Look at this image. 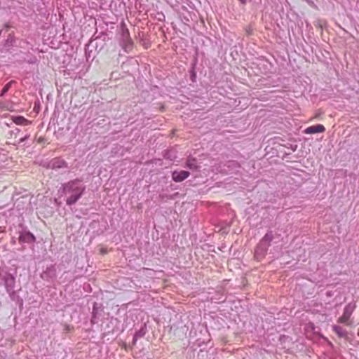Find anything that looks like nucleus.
Masks as SVG:
<instances>
[{"label":"nucleus","mask_w":359,"mask_h":359,"mask_svg":"<svg viewBox=\"0 0 359 359\" xmlns=\"http://www.w3.org/2000/svg\"><path fill=\"white\" fill-rule=\"evenodd\" d=\"M62 192L67 196L66 204L74 205L83 196L86 191V186L83 179H74L62 184Z\"/></svg>","instance_id":"f257e3e1"},{"label":"nucleus","mask_w":359,"mask_h":359,"mask_svg":"<svg viewBox=\"0 0 359 359\" xmlns=\"http://www.w3.org/2000/svg\"><path fill=\"white\" fill-rule=\"evenodd\" d=\"M274 236L273 231H268L259 241L255 250L254 257L256 260L261 261L265 257L271 243L274 239Z\"/></svg>","instance_id":"f03ea898"},{"label":"nucleus","mask_w":359,"mask_h":359,"mask_svg":"<svg viewBox=\"0 0 359 359\" xmlns=\"http://www.w3.org/2000/svg\"><path fill=\"white\" fill-rule=\"evenodd\" d=\"M1 280L4 283L6 292L9 294L10 297L13 298V296L15 294V292L14 290L15 285V278L13 274L8 272H5L4 276H2Z\"/></svg>","instance_id":"7ed1b4c3"},{"label":"nucleus","mask_w":359,"mask_h":359,"mask_svg":"<svg viewBox=\"0 0 359 359\" xmlns=\"http://www.w3.org/2000/svg\"><path fill=\"white\" fill-rule=\"evenodd\" d=\"M356 307L355 302L348 303L344 309L343 315L337 320L339 323L347 324L350 317Z\"/></svg>","instance_id":"20e7f679"},{"label":"nucleus","mask_w":359,"mask_h":359,"mask_svg":"<svg viewBox=\"0 0 359 359\" xmlns=\"http://www.w3.org/2000/svg\"><path fill=\"white\" fill-rule=\"evenodd\" d=\"M44 166L49 169L57 170L68 167L67 163L62 158L57 157L54 158L48 161Z\"/></svg>","instance_id":"39448f33"},{"label":"nucleus","mask_w":359,"mask_h":359,"mask_svg":"<svg viewBox=\"0 0 359 359\" xmlns=\"http://www.w3.org/2000/svg\"><path fill=\"white\" fill-rule=\"evenodd\" d=\"M18 241L20 243H34L36 242L35 236L29 231L20 232Z\"/></svg>","instance_id":"423d86ee"},{"label":"nucleus","mask_w":359,"mask_h":359,"mask_svg":"<svg viewBox=\"0 0 359 359\" xmlns=\"http://www.w3.org/2000/svg\"><path fill=\"white\" fill-rule=\"evenodd\" d=\"M15 36L13 32L8 34L7 36L6 39L4 41L2 48H1V52H8L11 49V48L13 46V44L15 42Z\"/></svg>","instance_id":"0eeeda50"},{"label":"nucleus","mask_w":359,"mask_h":359,"mask_svg":"<svg viewBox=\"0 0 359 359\" xmlns=\"http://www.w3.org/2000/svg\"><path fill=\"white\" fill-rule=\"evenodd\" d=\"M43 280L46 281H52L56 277V269L53 265L47 267L46 269L41 274Z\"/></svg>","instance_id":"6e6552de"},{"label":"nucleus","mask_w":359,"mask_h":359,"mask_svg":"<svg viewBox=\"0 0 359 359\" xmlns=\"http://www.w3.org/2000/svg\"><path fill=\"white\" fill-rule=\"evenodd\" d=\"M190 175V172L187 170H174L172 172V179L175 182H181L186 180Z\"/></svg>","instance_id":"1a4fd4ad"},{"label":"nucleus","mask_w":359,"mask_h":359,"mask_svg":"<svg viewBox=\"0 0 359 359\" xmlns=\"http://www.w3.org/2000/svg\"><path fill=\"white\" fill-rule=\"evenodd\" d=\"M325 131V128L323 125L321 124H317L315 126H311L308 128H306L304 130V133L306 134H315V133H324Z\"/></svg>","instance_id":"9d476101"},{"label":"nucleus","mask_w":359,"mask_h":359,"mask_svg":"<svg viewBox=\"0 0 359 359\" xmlns=\"http://www.w3.org/2000/svg\"><path fill=\"white\" fill-rule=\"evenodd\" d=\"M121 35H122L123 41L125 43L124 48H126L128 47L131 48L132 45H133V41L130 37V33H129L128 29L127 28H123L122 30Z\"/></svg>","instance_id":"9b49d317"},{"label":"nucleus","mask_w":359,"mask_h":359,"mask_svg":"<svg viewBox=\"0 0 359 359\" xmlns=\"http://www.w3.org/2000/svg\"><path fill=\"white\" fill-rule=\"evenodd\" d=\"M333 331L341 338H346L348 335L347 331L342 327L339 325H334L332 327Z\"/></svg>","instance_id":"f8f14e48"},{"label":"nucleus","mask_w":359,"mask_h":359,"mask_svg":"<svg viewBox=\"0 0 359 359\" xmlns=\"http://www.w3.org/2000/svg\"><path fill=\"white\" fill-rule=\"evenodd\" d=\"M146 334V326H142L139 330L136 331L133 339V344H135L137 339L143 337Z\"/></svg>","instance_id":"ddd939ff"},{"label":"nucleus","mask_w":359,"mask_h":359,"mask_svg":"<svg viewBox=\"0 0 359 359\" xmlns=\"http://www.w3.org/2000/svg\"><path fill=\"white\" fill-rule=\"evenodd\" d=\"M13 121L17 125L27 126L31 123L29 120L26 119L22 116H17L13 117Z\"/></svg>","instance_id":"4468645a"},{"label":"nucleus","mask_w":359,"mask_h":359,"mask_svg":"<svg viewBox=\"0 0 359 359\" xmlns=\"http://www.w3.org/2000/svg\"><path fill=\"white\" fill-rule=\"evenodd\" d=\"M186 165L187 168H189L191 170H197L198 165H197V161L195 158H188L186 161Z\"/></svg>","instance_id":"2eb2a0df"},{"label":"nucleus","mask_w":359,"mask_h":359,"mask_svg":"<svg viewBox=\"0 0 359 359\" xmlns=\"http://www.w3.org/2000/svg\"><path fill=\"white\" fill-rule=\"evenodd\" d=\"M97 303H94L93 308V312H92V317L90 319V323L92 324H96L98 321V309L97 308Z\"/></svg>","instance_id":"dca6fc26"},{"label":"nucleus","mask_w":359,"mask_h":359,"mask_svg":"<svg viewBox=\"0 0 359 359\" xmlns=\"http://www.w3.org/2000/svg\"><path fill=\"white\" fill-rule=\"evenodd\" d=\"M15 81L12 80L11 81H9L8 83H6L4 88H2L1 91V93H0V96L1 97H4V95L9 90V89L11 88V86L13 83H15Z\"/></svg>","instance_id":"f3484780"},{"label":"nucleus","mask_w":359,"mask_h":359,"mask_svg":"<svg viewBox=\"0 0 359 359\" xmlns=\"http://www.w3.org/2000/svg\"><path fill=\"white\" fill-rule=\"evenodd\" d=\"M195 66H196V64H193L192 65V67H191V69H190L189 72H190V79L192 82H196V72L195 71Z\"/></svg>","instance_id":"a211bd4d"},{"label":"nucleus","mask_w":359,"mask_h":359,"mask_svg":"<svg viewBox=\"0 0 359 359\" xmlns=\"http://www.w3.org/2000/svg\"><path fill=\"white\" fill-rule=\"evenodd\" d=\"M29 137V135H26L23 137H21L19 140V144L24 142L27 139H28Z\"/></svg>","instance_id":"6ab92c4d"},{"label":"nucleus","mask_w":359,"mask_h":359,"mask_svg":"<svg viewBox=\"0 0 359 359\" xmlns=\"http://www.w3.org/2000/svg\"><path fill=\"white\" fill-rule=\"evenodd\" d=\"M332 295H333V293H332V291H327V292H326V296H327V297H332Z\"/></svg>","instance_id":"aec40b11"},{"label":"nucleus","mask_w":359,"mask_h":359,"mask_svg":"<svg viewBox=\"0 0 359 359\" xmlns=\"http://www.w3.org/2000/svg\"><path fill=\"white\" fill-rule=\"evenodd\" d=\"M11 26L8 23H6V24H4V27L6 29H7V30H8V29H10V28H11Z\"/></svg>","instance_id":"412c9836"},{"label":"nucleus","mask_w":359,"mask_h":359,"mask_svg":"<svg viewBox=\"0 0 359 359\" xmlns=\"http://www.w3.org/2000/svg\"><path fill=\"white\" fill-rule=\"evenodd\" d=\"M4 271L1 269V268L0 267V278L2 279V276H4Z\"/></svg>","instance_id":"4be33fe9"},{"label":"nucleus","mask_w":359,"mask_h":359,"mask_svg":"<svg viewBox=\"0 0 359 359\" xmlns=\"http://www.w3.org/2000/svg\"><path fill=\"white\" fill-rule=\"evenodd\" d=\"M242 4H246V0H238Z\"/></svg>","instance_id":"5701e85b"},{"label":"nucleus","mask_w":359,"mask_h":359,"mask_svg":"<svg viewBox=\"0 0 359 359\" xmlns=\"http://www.w3.org/2000/svg\"><path fill=\"white\" fill-rule=\"evenodd\" d=\"M297 149V145H295L294 147H292V150L294 151Z\"/></svg>","instance_id":"b1692460"},{"label":"nucleus","mask_w":359,"mask_h":359,"mask_svg":"<svg viewBox=\"0 0 359 359\" xmlns=\"http://www.w3.org/2000/svg\"><path fill=\"white\" fill-rule=\"evenodd\" d=\"M297 149V145H295L294 147H292V150L294 151Z\"/></svg>","instance_id":"393cba45"},{"label":"nucleus","mask_w":359,"mask_h":359,"mask_svg":"<svg viewBox=\"0 0 359 359\" xmlns=\"http://www.w3.org/2000/svg\"><path fill=\"white\" fill-rule=\"evenodd\" d=\"M101 252H102V253H103V254H104V253H106V250H101Z\"/></svg>","instance_id":"a878e982"},{"label":"nucleus","mask_w":359,"mask_h":359,"mask_svg":"<svg viewBox=\"0 0 359 359\" xmlns=\"http://www.w3.org/2000/svg\"><path fill=\"white\" fill-rule=\"evenodd\" d=\"M1 34H2V29H0V36H1Z\"/></svg>","instance_id":"bb28decb"},{"label":"nucleus","mask_w":359,"mask_h":359,"mask_svg":"<svg viewBox=\"0 0 359 359\" xmlns=\"http://www.w3.org/2000/svg\"><path fill=\"white\" fill-rule=\"evenodd\" d=\"M305 1H306V2H309V3L310 2V0H305Z\"/></svg>","instance_id":"cd10ccee"},{"label":"nucleus","mask_w":359,"mask_h":359,"mask_svg":"<svg viewBox=\"0 0 359 359\" xmlns=\"http://www.w3.org/2000/svg\"><path fill=\"white\" fill-rule=\"evenodd\" d=\"M358 335L359 336V329L358 330Z\"/></svg>","instance_id":"c85d7f7f"}]
</instances>
